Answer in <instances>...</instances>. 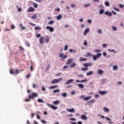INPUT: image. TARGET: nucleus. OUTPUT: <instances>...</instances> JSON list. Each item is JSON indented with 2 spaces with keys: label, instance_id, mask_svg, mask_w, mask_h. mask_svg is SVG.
Instances as JSON below:
<instances>
[{
  "label": "nucleus",
  "instance_id": "ddd939ff",
  "mask_svg": "<svg viewBox=\"0 0 124 124\" xmlns=\"http://www.w3.org/2000/svg\"><path fill=\"white\" fill-rule=\"evenodd\" d=\"M45 41L46 43H49V41H50V37L47 36L45 38Z\"/></svg>",
  "mask_w": 124,
  "mask_h": 124
},
{
  "label": "nucleus",
  "instance_id": "13d9d810",
  "mask_svg": "<svg viewBox=\"0 0 124 124\" xmlns=\"http://www.w3.org/2000/svg\"><path fill=\"white\" fill-rule=\"evenodd\" d=\"M32 19H35L36 18V15H34L32 17Z\"/></svg>",
  "mask_w": 124,
  "mask_h": 124
},
{
  "label": "nucleus",
  "instance_id": "cd10ccee",
  "mask_svg": "<svg viewBox=\"0 0 124 124\" xmlns=\"http://www.w3.org/2000/svg\"><path fill=\"white\" fill-rule=\"evenodd\" d=\"M19 27L21 28V30H25L26 27H23V24H19Z\"/></svg>",
  "mask_w": 124,
  "mask_h": 124
},
{
  "label": "nucleus",
  "instance_id": "1a4fd4ad",
  "mask_svg": "<svg viewBox=\"0 0 124 124\" xmlns=\"http://www.w3.org/2000/svg\"><path fill=\"white\" fill-rule=\"evenodd\" d=\"M47 106H49V107H50V108H52V109H53V110H57V109H58V108L57 107H55L50 104H48Z\"/></svg>",
  "mask_w": 124,
  "mask_h": 124
},
{
  "label": "nucleus",
  "instance_id": "4468645a",
  "mask_svg": "<svg viewBox=\"0 0 124 124\" xmlns=\"http://www.w3.org/2000/svg\"><path fill=\"white\" fill-rule=\"evenodd\" d=\"M89 31H90V29L89 28H87L85 31H84V35H86V34H87V33H88V32H89Z\"/></svg>",
  "mask_w": 124,
  "mask_h": 124
},
{
  "label": "nucleus",
  "instance_id": "69168bd1",
  "mask_svg": "<svg viewBox=\"0 0 124 124\" xmlns=\"http://www.w3.org/2000/svg\"><path fill=\"white\" fill-rule=\"evenodd\" d=\"M81 29H83V28H85V24H81Z\"/></svg>",
  "mask_w": 124,
  "mask_h": 124
},
{
  "label": "nucleus",
  "instance_id": "c9c22d12",
  "mask_svg": "<svg viewBox=\"0 0 124 124\" xmlns=\"http://www.w3.org/2000/svg\"><path fill=\"white\" fill-rule=\"evenodd\" d=\"M16 8L18 9L17 11H18L19 12H21V11H22V8H19V6L18 5L16 6Z\"/></svg>",
  "mask_w": 124,
  "mask_h": 124
},
{
  "label": "nucleus",
  "instance_id": "a18cd8bd",
  "mask_svg": "<svg viewBox=\"0 0 124 124\" xmlns=\"http://www.w3.org/2000/svg\"><path fill=\"white\" fill-rule=\"evenodd\" d=\"M33 66H32V63H31V65L30 67V69L31 70V71H32L33 70V68H32Z\"/></svg>",
  "mask_w": 124,
  "mask_h": 124
},
{
  "label": "nucleus",
  "instance_id": "4be33fe9",
  "mask_svg": "<svg viewBox=\"0 0 124 124\" xmlns=\"http://www.w3.org/2000/svg\"><path fill=\"white\" fill-rule=\"evenodd\" d=\"M75 66H76V63L75 62H73L70 65V67H75Z\"/></svg>",
  "mask_w": 124,
  "mask_h": 124
},
{
  "label": "nucleus",
  "instance_id": "9d476101",
  "mask_svg": "<svg viewBox=\"0 0 124 124\" xmlns=\"http://www.w3.org/2000/svg\"><path fill=\"white\" fill-rule=\"evenodd\" d=\"M59 57L62 58V59H66V58H67V55H64V56H63V53H61L59 55Z\"/></svg>",
  "mask_w": 124,
  "mask_h": 124
},
{
  "label": "nucleus",
  "instance_id": "052dcab7",
  "mask_svg": "<svg viewBox=\"0 0 124 124\" xmlns=\"http://www.w3.org/2000/svg\"><path fill=\"white\" fill-rule=\"evenodd\" d=\"M10 73H11V74H13L14 73V71H13V70H10Z\"/></svg>",
  "mask_w": 124,
  "mask_h": 124
},
{
  "label": "nucleus",
  "instance_id": "603ef678",
  "mask_svg": "<svg viewBox=\"0 0 124 124\" xmlns=\"http://www.w3.org/2000/svg\"><path fill=\"white\" fill-rule=\"evenodd\" d=\"M29 24L31 25V26H32V27H35V24L32 23L30 22Z\"/></svg>",
  "mask_w": 124,
  "mask_h": 124
},
{
  "label": "nucleus",
  "instance_id": "ea45409f",
  "mask_svg": "<svg viewBox=\"0 0 124 124\" xmlns=\"http://www.w3.org/2000/svg\"><path fill=\"white\" fill-rule=\"evenodd\" d=\"M54 21H53V20H51V21H49V22L48 23V25H52V24H54Z\"/></svg>",
  "mask_w": 124,
  "mask_h": 124
},
{
  "label": "nucleus",
  "instance_id": "864d4df0",
  "mask_svg": "<svg viewBox=\"0 0 124 124\" xmlns=\"http://www.w3.org/2000/svg\"><path fill=\"white\" fill-rule=\"evenodd\" d=\"M95 102V101H94V100L92 99V100H90L89 102H90V103H93Z\"/></svg>",
  "mask_w": 124,
  "mask_h": 124
},
{
  "label": "nucleus",
  "instance_id": "bf43d9fd",
  "mask_svg": "<svg viewBox=\"0 0 124 124\" xmlns=\"http://www.w3.org/2000/svg\"><path fill=\"white\" fill-rule=\"evenodd\" d=\"M71 7L72 8H73V7H76V5H75V4H72V5H71Z\"/></svg>",
  "mask_w": 124,
  "mask_h": 124
},
{
  "label": "nucleus",
  "instance_id": "a19ab883",
  "mask_svg": "<svg viewBox=\"0 0 124 124\" xmlns=\"http://www.w3.org/2000/svg\"><path fill=\"white\" fill-rule=\"evenodd\" d=\"M67 49H68V45H66V46H65L64 50V51H66V50H67Z\"/></svg>",
  "mask_w": 124,
  "mask_h": 124
},
{
  "label": "nucleus",
  "instance_id": "4c0bfd02",
  "mask_svg": "<svg viewBox=\"0 0 124 124\" xmlns=\"http://www.w3.org/2000/svg\"><path fill=\"white\" fill-rule=\"evenodd\" d=\"M113 68L114 70H117L118 69V66L117 65H113Z\"/></svg>",
  "mask_w": 124,
  "mask_h": 124
},
{
  "label": "nucleus",
  "instance_id": "7c9ffc66",
  "mask_svg": "<svg viewBox=\"0 0 124 124\" xmlns=\"http://www.w3.org/2000/svg\"><path fill=\"white\" fill-rule=\"evenodd\" d=\"M103 13H104V10L101 9L99 11V14H100L101 15L103 14Z\"/></svg>",
  "mask_w": 124,
  "mask_h": 124
},
{
  "label": "nucleus",
  "instance_id": "412c9836",
  "mask_svg": "<svg viewBox=\"0 0 124 124\" xmlns=\"http://www.w3.org/2000/svg\"><path fill=\"white\" fill-rule=\"evenodd\" d=\"M79 60L80 62H86V61H87V59L85 58H80Z\"/></svg>",
  "mask_w": 124,
  "mask_h": 124
},
{
  "label": "nucleus",
  "instance_id": "c756f323",
  "mask_svg": "<svg viewBox=\"0 0 124 124\" xmlns=\"http://www.w3.org/2000/svg\"><path fill=\"white\" fill-rule=\"evenodd\" d=\"M33 7H34L35 8H37V7H38V5L37 4V3H34L33 4Z\"/></svg>",
  "mask_w": 124,
  "mask_h": 124
},
{
  "label": "nucleus",
  "instance_id": "f257e3e1",
  "mask_svg": "<svg viewBox=\"0 0 124 124\" xmlns=\"http://www.w3.org/2000/svg\"><path fill=\"white\" fill-rule=\"evenodd\" d=\"M83 65L84 67L86 68H81V70H82V71H85V70H88L89 69L88 66H92V65H93V64L92 63H84Z\"/></svg>",
  "mask_w": 124,
  "mask_h": 124
},
{
  "label": "nucleus",
  "instance_id": "3c124183",
  "mask_svg": "<svg viewBox=\"0 0 124 124\" xmlns=\"http://www.w3.org/2000/svg\"><path fill=\"white\" fill-rule=\"evenodd\" d=\"M119 5L120 8H124V5H122V4H119Z\"/></svg>",
  "mask_w": 124,
  "mask_h": 124
},
{
  "label": "nucleus",
  "instance_id": "f8f14e48",
  "mask_svg": "<svg viewBox=\"0 0 124 124\" xmlns=\"http://www.w3.org/2000/svg\"><path fill=\"white\" fill-rule=\"evenodd\" d=\"M73 82V79H70L67 80L65 84L66 85H69V84H71Z\"/></svg>",
  "mask_w": 124,
  "mask_h": 124
},
{
  "label": "nucleus",
  "instance_id": "a211bd4d",
  "mask_svg": "<svg viewBox=\"0 0 124 124\" xmlns=\"http://www.w3.org/2000/svg\"><path fill=\"white\" fill-rule=\"evenodd\" d=\"M87 81V80H79L78 79H77L76 80V81L77 82V83H83V82H86Z\"/></svg>",
  "mask_w": 124,
  "mask_h": 124
},
{
  "label": "nucleus",
  "instance_id": "79ce46f5",
  "mask_svg": "<svg viewBox=\"0 0 124 124\" xmlns=\"http://www.w3.org/2000/svg\"><path fill=\"white\" fill-rule=\"evenodd\" d=\"M35 31H37V30H41V28L37 26L34 28Z\"/></svg>",
  "mask_w": 124,
  "mask_h": 124
},
{
  "label": "nucleus",
  "instance_id": "58836bf2",
  "mask_svg": "<svg viewBox=\"0 0 124 124\" xmlns=\"http://www.w3.org/2000/svg\"><path fill=\"white\" fill-rule=\"evenodd\" d=\"M62 96L63 97H66V96H67V94H66V93H63L62 94Z\"/></svg>",
  "mask_w": 124,
  "mask_h": 124
},
{
  "label": "nucleus",
  "instance_id": "e433bc0d",
  "mask_svg": "<svg viewBox=\"0 0 124 124\" xmlns=\"http://www.w3.org/2000/svg\"><path fill=\"white\" fill-rule=\"evenodd\" d=\"M83 45H84V46H88V42H87V40H84V43Z\"/></svg>",
  "mask_w": 124,
  "mask_h": 124
},
{
  "label": "nucleus",
  "instance_id": "9b49d317",
  "mask_svg": "<svg viewBox=\"0 0 124 124\" xmlns=\"http://www.w3.org/2000/svg\"><path fill=\"white\" fill-rule=\"evenodd\" d=\"M67 112H69L70 113H74V108H72L71 109L67 108L66 109Z\"/></svg>",
  "mask_w": 124,
  "mask_h": 124
},
{
  "label": "nucleus",
  "instance_id": "a878e982",
  "mask_svg": "<svg viewBox=\"0 0 124 124\" xmlns=\"http://www.w3.org/2000/svg\"><path fill=\"white\" fill-rule=\"evenodd\" d=\"M62 15H59L57 16V19L58 20H61V19H62Z\"/></svg>",
  "mask_w": 124,
  "mask_h": 124
},
{
  "label": "nucleus",
  "instance_id": "774afa93",
  "mask_svg": "<svg viewBox=\"0 0 124 124\" xmlns=\"http://www.w3.org/2000/svg\"><path fill=\"white\" fill-rule=\"evenodd\" d=\"M105 15H108V14H109V12L108 11H106L105 13Z\"/></svg>",
  "mask_w": 124,
  "mask_h": 124
},
{
  "label": "nucleus",
  "instance_id": "dca6fc26",
  "mask_svg": "<svg viewBox=\"0 0 124 124\" xmlns=\"http://www.w3.org/2000/svg\"><path fill=\"white\" fill-rule=\"evenodd\" d=\"M107 92L106 91H99L98 92V93H99V94H102V95H103V94H105V93H107Z\"/></svg>",
  "mask_w": 124,
  "mask_h": 124
},
{
  "label": "nucleus",
  "instance_id": "20e7f679",
  "mask_svg": "<svg viewBox=\"0 0 124 124\" xmlns=\"http://www.w3.org/2000/svg\"><path fill=\"white\" fill-rule=\"evenodd\" d=\"M35 10L32 7H30L29 9H27V12H33Z\"/></svg>",
  "mask_w": 124,
  "mask_h": 124
},
{
  "label": "nucleus",
  "instance_id": "0e129e2a",
  "mask_svg": "<svg viewBox=\"0 0 124 124\" xmlns=\"http://www.w3.org/2000/svg\"><path fill=\"white\" fill-rule=\"evenodd\" d=\"M108 16H109V17H111V16H112V13L109 12L108 15Z\"/></svg>",
  "mask_w": 124,
  "mask_h": 124
},
{
  "label": "nucleus",
  "instance_id": "7ed1b4c3",
  "mask_svg": "<svg viewBox=\"0 0 124 124\" xmlns=\"http://www.w3.org/2000/svg\"><path fill=\"white\" fill-rule=\"evenodd\" d=\"M61 80H62V78H58V79H53L51 81V84H56V83H59V82H60V81H61Z\"/></svg>",
  "mask_w": 124,
  "mask_h": 124
},
{
  "label": "nucleus",
  "instance_id": "49530a36",
  "mask_svg": "<svg viewBox=\"0 0 124 124\" xmlns=\"http://www.w3.org/2000/svg\"><path fill=\"white\" fill-rule=\"evenodd\" d=\"M32 88H33V89H35V88H36V84L35 83L33 84Z\"/></svg>",
  "mask_w": 124,
  "mask_h": 124
},
{
  "label": "nucleus",
  "instance_id": "4d7b16f0",
  "mask_svg": "<svg viewBox=\"0 0 124 124\" xmlns=\"http://www.w3.org/2000/svg\"><path fill=\"white\" fill-rule=\"evenodd\" d=\"M98 33H99L100 34L102 33V31H101V29H99L98 31Z\"/></svg>",
  "mask_w": 124,
  "mask_h": 124
},
{
  "label": "nucleus",
  "instance_id": "5fc2aeb1",
  "mask_svg": "<svg viewBox=\"0 0 124 124\" xmlns=\"http://www.w3.org/2000/svg\"><path fill=\"white\" fill-rule=\"evenodd\" d=\"M70 121H76V119H75L74 118H71L70 119Z\"/></svg>",
  "mask_w": 124,
  "mask_h": 124
},
{
  "label": "nucleus",
  "instance_id": "39448f33",
  "mask_svg": "<svg viewBox=\"0 0 124 124\" xmlns=\"http://www.w3.org/2000/svg\"><path fill=\"white\" fill-rule=\"evenodd\" d=\"M46 30H49V31H50V32H53V31H54V28H53L50 26H46Z\"/></svg>",
  "mask_w": 124,
  "mask_h": 124
},
{
  "label": "nucleus",
  "instance_id": "2f4dec72",
  "mask_svg": "<svg viewBox=\"0 0 124 124\" xmlns=\"http://www.w3.org/2000/svg\"><path fill=\"white\" fill-rule=\"evenodd\" d=\"M103 109L105 112H109V109L108 108L104 107Z\"/></svg>",
  "mask_w": 124,
  "mask_h": 124
},
{
  "label": "nucleus",
  "instance_id": "6e6552de",
  "mask_svg": "<svg viewBox=\"0 0 124 124\" xmlns=\"http://www.w3.org/2000/svg\"><path fill=\"white\" fill-rule=\"evenodd\" d=\"M72 62H73V59H69L66 62V64H70V63H72Z\"/></svg>",
  "mask_w": 124,
  "mask_h": 124
},
{
  "label": "nucleus",
  "instance_id": "e2e57ef3",
  "mask_svg": "<svg viewBox=\"0 0 124 124\" xmlns=\"http://www.w3.org/2000/svg\"><path fill=\"white\" fill-rule=\"evenodd\" d=\"M55 11L59 12L61 11V9H60V8H58L57 9H55Z\"/></svg>",
  "mask_w": 124,
  "mask_h": 124
},
{
  "label": "nucleus",
  "instance_id": "bb28decb",
  "mask_svg": "<svg viewBox=\"0 0 124 124\" xmlns=\"http://www.w3.org/2000/svg\"><path fill=\"white\" fill-rule=\"evenodd\" d=\"M92 57H93V60L94 61H96V60H97L98 59V57L96 55L95 56L92 55Z\"/></svg>",
  "mask_w": 124,
  "mask_h": 124
},
{
  "label": "nucleus",
  "instance_id": "72a5a7b5",
  "mask_svg": "<svg viewBox=\"0 0 124 124\" xmlns=\"http://www.w3.org/2000/svg\"><path fill=\"white\" fill-rule=\"evenodd\" d=\"M60 91H60V90L57 89V90H54V91H53V93H59V92H60Z\"/></svg>",
  "mask_w": 124,
  "mask_h": 124
},
{
  "label": "nucleus",
  "instance_id": "b1692460",
  "mask_svg": "<svg viewBox=\"0 0 124 124\" xmlns=\"http://www.w3.org/2000/svg\"><path fill=\"white\" fill-rule=\"evenodd\" d=\"M58 87V85H55L53 86H50L49 87V89L54 90V89H56Z\"/></svg>",
  "mask_w": 124,
  "mask_h": 124
},
{
  "label": "nucleus",
  "instance_id": "2eb2a0df",
  "mask_svg": "<svg viewBox=\"0 0 124 124\" xmlns=\"http://www.w3.org/2000/svg\"><path fill=\"white\" fill-rule=\"evenodd\" d=\"M81 119H82V120H88V117H87V116L85 115H82L81 116Z\"/></svg>",
  "mask_w": 124,
  "mask_h": 124
},
{
  "label": "nucleus",
  "instance_id": "f704fd0d",
  "mask_svg": "<svg viewBox=\"0 0 124 124\" xmlns=\"http://www.w3.org/2000/svg\"><path fill=\"white\" fill-rule=\"evenodd\" d=\"M105 5L106 6H110V3H109V2L108 1H105Z\"/></svg>",
  "mask_w": 124,
  "mask_h": 124
},
{
  "label": "nucleus",
  "instance_id": "c85d7f7f",
  "mask_svg": "<svg viewBox=\"0 0 124 124\" xmlns=\"http://www.w3.org/2000/svg\"><path fill=\"white\" fill-rule=\"evenodd\" d=\"M38 102H39V103H44V101H43V100L41 99H38L37 100Z\"/></svg>",
  "mask_w": 124,
  "mask_h": 124
},
{
  "label": "nucleus",
  "instance_id": "f3484780",
  "mask_svg": "<svg viewBox=\"0 0 124 124\" xmlns=\"http://www.w3.org/2000/svg\"><path fill=\"white\" fill-rule=\"evenodd\" d=\"M91 98H92V96L86 97L84 98H83V100H84L85 101H87L89 100V99H91Z\"/></svg>",
  "mask_w": 124,
  "mask_h": 124
},
{
  "label": "nucleus",
  "instance_id": "338daca9",
  "mask_svg": "<svg viewBox=\"0 0 124 124\" xmlns=\"http://www.w3.org/2000/svg\"><path fill=\"white\" fill-rule=\"evenodd\" d=\"M26 45L27 47H30V43H26Z\"/></svg>",
  "mask_w": 124,
  "mask_h": 124
},
{
  "label": "nucleus",
  "instance_id": "473e14b6",
  "mask_svg": "<svg viewBox=\"0 0 124 124\" xmlns=\"http://www.w3.org/2000/svg\"><path fill=\"white\" fill-rule=\"evenodd\" d=\"M112 29L114 31H117V27L116 26H112Z\"/></svg>",
  "mask_w": 124,
  "mask_h": 124
},
{
  "label": "nucleus",
  "instance_id": "f03ea898",
  "mask_svg": "<svg viewBox=\"0 0 124 124\" xmlns=\"http://www.w3.org/2000/svg\"><path fill=\"white\" fill-rule=\"evenodd\" d=\"M38 95L37 93H32L31 94H30L28 96V97L30 99H33V98H34V97H37Z\"/></svg>",
  "mask_w": 124,
  "mask_h": 124
},
{
  "label": "nucleus",
  "instance_id": "6ab92c4d",
  "mask_svg": "<svg viewBox=\"0 0 124 124\" xmlns=\"http://www.w3.org/2000/svg\"><path fill=\"white\" fill-rule=\"evenodd\" d=\"M53 104H54L55 105H58V104H60V101L56 100L55 101H54Z\"/></svg>",
  "mask_w": 124,
  "mask_h": 124
},
{
  "label": "nucleus",
  "instance_id": "aec40b11",
  "mask_svg": "<svg viewBox=\"0 0 124 124\" xmlns=\"http://www.w3.org/2000/svg\"><path fill=\"white\" fill-rule=\"evenodd\" d=\"M92 74H93V72L90 71L86 73V75L87 76H89V75H92Z\"/></svg>",
  "mask_w": 124,
  "mask_h": 124
},
{
  "label": "nucleus",
  "instance_id": "37998d69",
  "mask_svg": "<svg viewBox=\"0 0 124 124\" xmlns=\"http://www.w3.org/2000/svg\"><path fill=\"white\" fill-rule=\"evenodd\" d=\"M11 29L12 30H14V29H15V26H14V25L12 24V25H11Z\"/></svg>",
  "mask_w": 124,
  "mask_h": 124
},
{
  "label": "nucleus",
  "instance_id": "6e6d98bb",
  "mask_svg": "<svg viewBox=\"0 0 124 124\" xmlns=\"http://www.w3.org/2000/svg\"><path fill=\"white\" fill-rule=\"evenodd\" d=\"M100 51H101L100 49H95V53H99V52H100Z\"/></svg>",
  "mask_w": 124,
  "mask_h": 124
},
{
  "label": "nucleus",
  "instance_id": "5701e85b",
  "mask_svg": "<svg viewBox=\"0 0 124 124\" xmlns=\"http://www.w3.org/2000/svg\"><path fill=\"white\" fill-rule=\"evenodd\" d=\"M91 56H93V55H92V53H91L90 52H88L86 55H84V57H88Z\"/></svg>",
  "mask_w": 124,
  "mask_h": 124
},
{
  "label": "nucleus",
  "instance_id": "8fccbe9b",
  "mask_svg": "<svg viewBox=\"0 0 124 124\" xmlns=\"http://www.w3.org/2000/svg\"><path fill=\"white\" fill-rule=\"evenodd\" d=\"M99 8L101 9V8H104V7L103 6V5L101 4L99 6Z\"/></svg>",
  "mask_w": 124,
  "mask_h": 124
},
{
  "label": "nucleus",
  "instance_id": "de8ad7c7",
  "mask_svg": "<svg viewBox=\"0 0 124 124\" xmlns=\"http://www.w3.org/2000/svg\"><path fill=\"white\" fill-rule=\"evenodd\" d=\"M42 90L43 92H46V89L43 86L42 87Z\"/></svg>",
  "mask_w": 124,
  "mask_h": 124
},
{
  "label": "nucleus",
  "instance_id": "0eeeda50",
  "mask_svg": "<svg viewBox=\"0 0 124 124\" xmlns=\"http://www.w3.org/2000/svg\"><path fill=\"white\" fill-rule=\"evenodd\" d=\"M97 72V74H98L99 75H102V74H103L104 73L103 71H102V70L100 69H98Z\"/></svg>",
  "mask_w": 124,
  "mask_h": 124
},
{
  "label": "nucleus",
  "instance_id": "423d86ee",
  "mask_svg": "<svg viewBox=\"0 0 124 124\" xmlns=\"http://www.w3.org/2000/svg\"><path fill=\"white\" fill-rule=\"evenodd\" d=\"M40 44H44V37H40L39 40Z\"/></svg>",
  "mask_w": 124,
  "mask_h": 124
},
{
  "label": "nucleus",
  "instance_id": "680f3d73",
  "mask_svg": "<svg viewBox=\"0 0 124 124\" xmlns=\"http://www.w3.org/2000/svg\"><path fill=\"white\" fill-rule=\"evenodd\" d=\"M41 34H36V37H37V38H39V37H40V36H41Z\"/></svg>",
  "mask_w": 124,
  "mask_h": 124
},
{
  "label": "nucleus",
  "instance_id": "c03bdc74",
  "mask_svg": "<svg viewBox=\"0 0 124 124\" xmlns=\"http://www.w3.org/2000/svg\"><path fill=\"white\" fill-rule=\"evenodd\" d=\"M96 56L98 58H100V56H101V53H97Z\"/></svg>",
  "mask_w": 124,
  "mask_h": 124
},
{
  "label": "nucleus",
  "instance_id": "09e8293b",
  "mask_svg": "<svg viewBox=\"0 0 124 124\" xmlns=\"http://www.w3.org/2000/svg\"><path fill=\"white\" fill-rule=\"evenodd\" d=\"M30 101H31V99H30V98L29 99H26L25 100V102H29Z\"/></svg>",
  "mask_w": 124,
  "mask_h": 124
},
{
  "label": "nucleus",
  "instance_id": "393cba45",
  "mask_svg": "<svg viewBox=\"0 0 124 124\" xmlns=\"http://www.w3.org/2000/svg\"><path fill=\"white\" fill-rule=\"evenodd\" d=\"M78 86L79 88H80V89H84V85L82 84H78Z\"/></svg>",
  "mask_w": 124,
  "mask_h": 124
}]
</instances>
